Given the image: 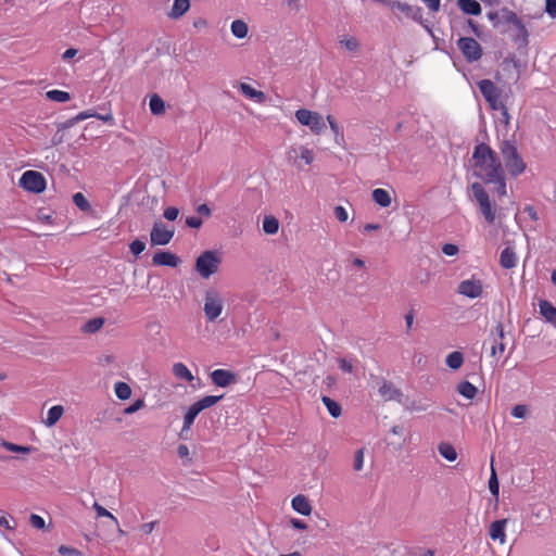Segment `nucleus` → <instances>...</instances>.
Here are the masks:
<instances>
[{"label": "nucleus", "mask_w": 556, "mask_h": 556, "mask_svg": "<svg viewBox=\"0 0 556 556\" xmlns=\"http://www.w3.org/2000/svg\"><path fill=\"white\" fill-rule=\"evenodd\" d=\"M73 202L79 210L84 212H89L91 210L89 201L81 192H77L73 195Z\"/></svg>", "instance_id": "obj_42"}, {"label": "nucleus", "mask_w": 556, "mask_h": 556, "mask_svg": "<svg viewBox=\"0 0 556 556\" xmlns=\"http://www.w3.org/2000/svg\"><path fill=\"white\" fill-rule=\"evenodd\" d=\"M498 149L505 167L513 177H517L526 170L527 165L518 152L517 146L514 141L505 139L501 141Z\"/></svg>", "instance_id": "obj_2"}, {"label": "nucleus", "mask_w": 556, "mask_h": 556, "mask_svg": "<svg viewBox=\"0 0 556 556\" xmlns=\"http://www.w3.org/2000/svg\"><path fill=\"white\" fill-rule=\"evenodd\" d=\"M211 379L217 387L225 388L236 382V375L225 369H216L211 372Z\"/></svg>", "instance_id": "obj_14"}, {"label": "nucleus", "mask_w": 556, "mask_h": 556, "mask_svg": "<svg viewBox=\"0 0 556 556\" xmlns=\"http://www.w3.org/2000/svg\"><path fill=\"white\" fill-rule=\"evenodd\" d=\"M291 504L292 508L301 515L308 516L312 511V506L304 495H296Z\"/></svg>", "instance_id": "obj_20"}, {"label": "nucleus", "mask_w": 556, "mask_h": 556, "mask_svg": "<svg viewBox=\"0 0 556 556\" xmlns=\"http://www.w3.org/2000/svg\"><path fill=\"white\" fill-rule=\"evenodd\" d=\"M438 450H439L440 455L442 457H444L446 460H448V462L456 460L457 452L452 444H450L447 442H442L439 444Z\"/></svg>", "instance_id": "obj_30"}, {"label": "nucleus", "mask_w": 556, "mask_h": 556, "mask_svg": "<svg viewBox=\"0 0 556 556\" xmlns=\"http://www.w3.org/2000/svg\"><path fill=\"white\" fill-rule=\"evenodd\" d=\"M29 522L34 528L39 529V530H41L46 527L43 518L36 514L30 515Z\"/></svg>", "instance_id": "obj_50"}, {"label": "nucleus", "mask_w": 556, "mask_h": 556, "mask_svg": "<svg viewBox=\"0 0 556 556\" xmlns=\"http://www.w3.org/2000/svg\"><path fill=\"white\" fill-rule=\"evenodd\" d=\"M327 122L329 123V126H330L331 130L334 132L336 137H339V136L342 137L341 129L331 115L327 116Z\"/></svg>", "instance_id": "obj_62"}, {"label": "nucleus", "mask_w": 556, "mask_h": 556, "mask_svg": "<svg viewBox=\"0 0 556 556\" xmlns=\"http://www.w3.org/2000/svg\"><path fill=\"white\" fill-rule=\"evenodd\" d=\"M238 89L241 91V93L251 100H254L258 103H264L266 101V94L263 91L254 89L251 85L247 83H239Z\"/></svg>", "instance_id": "obj_17"}, {"label": "nucleus", "mask_w": 556, "mask_h": 556, "mask_svg": "<svg viewBox=\"0 0 556 556\" xmlns=\"http://www.w3.org/2000/svg\"><path fill=\"white\" fill-rule=\"evenodd\" d=\"M479 89L491 109L498 110L504 104L501 101V91L495 84L489 79H483L479 83Z\"/></svg>", "instance_id": "obj_8"}, {"label": "nucleus", "mask_w": 556, "mask_h": 556, "mask_svg": "<svg viewBox=\"0 0 556 556\" xmlns=\"http://www.w3.org/2000/svg\"><path fill=\"white\" fill-rule=\"evenodd\" d=\"M340 42L350 51H356L359 47L358 41L353 37L344 38Z\"/></svg>", "instance_id": "obj_52"}, {"label": "nucleus", "mask_w": 556, "mask_h": 556, "mask_svg": "<svg viewBox=\"0 0 556 556\" xmlns=\"http://www.w3.org/2000/svg\"><path fill=\"white\" fill-rule=\"evenodd\" d=\"M491 334L494 336L493 344L491 346V356L494 357L497 353L503 354L505 351V343L503 341L505 338V332L503 324L498 323Z\"/></svg>", "instance_id": "obj_12"}, {"label": "nucleus", "mask_w": 556, "mask_h": 556, "mask_svg": "<svg viewBox=\"0 0 556 556\" xmlns=\"http://www.w3.org/2000/svg\"><path fill=\"white\" fill-rule=\"evenodd\" d=\"M230 31L236 38L243 39L248 36L249 27L244 21L235 20L230 25Z\"/></svg>", "instance_id": "obj_25"}, {"label": "nucleus", "mask_w": 556, "mask_h": 556, "mask_svg": "<svg viewBox=\"0 0 556 556\" xmlns=\"http://www.w3.org/2000/svg\"><path fill=\"white\" fill-rule=\"evenodd\" d=\"M149 108L153 115H162L165 113V102L159 94H153L150 98Z\"/></svg>", "instance_id": "obj_28"}, {"label": "nucleus", "mask_w": 556, "mask_h": 556, "mask_svg": "<svg viewBox=\"0 0 556 556\" xmlns=\"http://www.w3.org/2000/svg\"><path fill=\"white\" fill-rule=\"evenodd\" d=\"M334 216L336 218L341 222V223H344L348 220L349 218V214H348V211L345 210V207L341 206V205H338L334 207Z\"/></svg>", "instance_id": "obj_51"}, {"label": "nucleus", "mask_w": 556, "mask_h": 556, "mask_svg": "<svg viewBox=\"0 0 556 556\" xmlns=\"http://www.w3.org/2000/svg\"><path fill=\"white\" fill-rule=\"evenodd\" d=\"M486 184L495 185V191L498 198L505 197L507 194L505 173L501 174L498 178H495L492 181H488Z\"/></svg>", "instance_id": "obj_39"}, {"label": "nucleus", "mask_w": 556, "mask_h": 556, "mask_svg": "<svg viewBox=\"0 0 556 556\" xmlns=\"http://www.w3.org/2000/svg\"><path fill=\"white\" fill-rule=\"evenodd\" d=\"M152 262L157 266L176 267L179 264V258L167 251H159L153 255Z\"/></svg>", "instance_id": "obj_16"}, {"label": "nucleus", "mask_w": 556, "mask_h": 556, "mask_svg": "<svg viewBox=\"0 0 556 556\" xmlns=\"http://www.w3.org/2000/svg\"><path fill=\"white\" fill-rule=\"evenodd\" d=\"M489 490L491 494L495 497L497 501L498 498V492H500V483L497 480L496 471L493 467V460L491 462V476L489 479Z\"/></svg>", "instance_id": "obj_37"}, {"label": "nucleus", "mask_w": 556, "mask_h": 556, "mask_svg": "<svg viewBox=\"0 0 556 556\" xmlns=\"http://www.w3.org/2000/svg\"><path fill=\"white\" fill-rule=\"evenodd\" d=\"M143 405H144L143 400L139 399L134 404H131L128 407H126L124 409V414L131 415V414L136 413L137 410H139L140 408H142Z\"/></svg>", "instance_id": "obj_54"}, {"label": "nucleus", "mask_w": 556, "mask_h": 556, "mask_svg": "<svg viewBox=\"0 0 556 556\" xmlns=\"http://www.w3.org/2000/svg\"><path fill=\"white\" fill-rule=\"evenodd\" d=\"M201 412L202 410L198 407V405L195 403L190 406V408L188 409V412L186 413V415L184 417V427H182V430L180 433L181 437L184 435L185 431L190 429L194 419Z\"/></svg>", "instance_id": "obj_24"}, {"label": "nucleus", "mask_w": 556, "mask_h": 556, "mask_svg": "<svg viewBox=\"0 0 556 556\" xmlns=\"http://www.w3.org/2000/svg\"><path fill=\"white\" fill-rule=\"evenodd\" d=\"M46 97L55 102H67L71 99L70 93L62 90H50L46 93Z\"/></svg>", "instance_id": "obj_41"}, {"label": "nucleus", "mask_w": 556, "mask_h": 556, "mask_svg": "<svg viewBox=\"0 0 556 556\" xmlns=\"http://www.w3.org/2000/svg\"><path fill=\"white\" fill-rule=\"evenodd\" d=\"M458 247L453 243H446L442 247V252L447 256H454L458 253Z\"/></svg>", "instance_id": "obj_55"}, {"label": "nucleus", "mask_w": 556, "mask_h": 556, "mask_svg": "<svg viewBox=\"0 0 556 556\" xmlns=\"http://www.w3.org/2000/svg\"><path fill=\"white\" fill-rule=\"evenodd\" d=\"M431 274L427 269H418L414 274V278L420 285H427L430 280Z\"/></svg>", "instance_id": "obj_45"}, {"label": "nucleus", "mask_w": 556, "mask_h": 556, "mask_svg": "<svg viewBox=\"0 0 556 556\" xmlns=\"http://www.w3.org/2000/svg\"><path fill=\"white\" fill-rule=\"evenodd\" d=\"M497 111L501 112V116H500V122L503 123L505 126H508L509 125V122H510V115L508 113V110L505 105H503L502 108H500Z\"/></svg>", "instance_id": "obj_58"}, {"label": "nucleus", "mask_w": 556, "mask_h": 556, "mask_svg": "<svg viewBox=\"0 0 556 556\" xmlns=\"http://www.w3.org/2000/svg\"><path fill=\"white\" fill-rule=\"evenodd\" d=\"M92 508L96 510L98 517H106L112 519L116 525H118L117 519L104 507H102L97 502L93 503Z\"/></svg>", "instance_id": "obj_44"}, {"label": "nucleus", "mask_w": 556, "mask_h": 556, "mask_svg": "<svg viewBox=\"0 0 556 556\" xmlns=\"http://www.w3.org/2000/svg\"><path fill=\"white\" fill-rule=\"evenodd\" d=\"M223 399V395H206L204 397H202L201 400H199L198 402H195V404L198 405V407L203 410L205 408H208L213 405H215L216 403H218L220 400Z\"/></svg>", "instance_id": "obj_40"}, {"label": "nucleus", "mask_w": 556, "mask_h": 556, "mask_svg": "<svg viewBox=\"0 0 556 556\" xmlns=\"http://www.w3.org/2000/svg\"><path fill=\"white\" fill-rule=\"evenodd\" d=\"M457 47L469 62L477 61L482 55V49L479 42L470 37H462L457 41Z\"/></svg>", "instance_id": "obj_9"}, {"label": "nucleus", "mask_w": 556, "mask_h": 556, "mask_svg": "<svg viewBox=\"0 0 556 556\" xmlns=\"http://www.w3.org/2000/svg\"><path fill=\"white\" fill-rule=\"evenodd\" d=\"M364 448H358L354 454V462H353V468L355 471L363 470L364 467Z\"/></svg>", "instance_id": "obj_43"}, {"label": "nucleus", "mask_w": 556, "mask_h": 556, "mask_svg": "<svg viewBox=\"0 0 556 556\" xmlns=\"http://www.w3.org/2000/svg\"><path fill=\"white\" fill-rule=\"evenodd\" d=\"M222 257L216 251H205L200 254L195 261V270L199 275L208 279L212 275L218 271Z\"/></svg>", "instance_id": "obj_4"}, {"label": "nucleus", "mask_w": 556, "mask_h": 556, "mask_svg": "<svg viewBox=\"0 0 556 556\" xmlns=\"http://www.w3.org/2000/svg\"><path fill=\"white\" fill-rule=\"evenodd\" d=\"M175 233L174 228H167L162 222H155L150 232L152 245H166L170 242Z\"/></svg>", "instance_id": "obj_10"}, {"label": "nucleus", "mask_w": 556, "mask_h": 556, "mask_svg": "<svg viewBox=\"0 0 556 556\" xmlns=\"http://www.w3.org/2000/svg\"><path fill=\"white\" fill-rule=\"evenodd\" d=\"M457 7L469 15H479L482 11L480 3L476 0H457Z\"/></svg>", "instance_id": "obj_21"}, {"label": "nucleus", "mask_w": 556, "mask_h": 556, "mask_svg": "<svg viewBox=\"0 0 556 556\" xmlns=\"http://www.w3.org/2000/svg\"><path fill=\"white\" fill-rule=\"evenodd\" d=\"M528 406L523 404H518L511 408V416L515 418H526L528 415Z\"/></svg>", "instance_id": "obj_47"}, {"label": "nucleus", "mask_w": 556, "mask_h": 556, "mask_svg": "<svg viewBox=\"0 0 556 556\" xmlns=\"http://www.w3.org/2000/svg\"><path fill=\"white\" fill-rule=\"evenodd\" d=\"M391 432L394 435L400 438V440L396 442V445L399 447H401L404 444V439H403L404 428L402 426H394V427H392Z\"/></svg>", "instance_id": "obj_57"}, {"label": "nucleus", "mask_w": 556, "mask_h": 556, "mask_svg": "<svg viewBox=\"0 0 556 556\" xmlns=\"http://www.w3.org/2000/svg\"><path fill=\"white\" fill-rule=\"evenodd\" d=\"M507 519L495 520L490 525L489 535L491 540L498 542L500 544H504L506 542L505 528L507 525Z\"/></svg>", "instance_id": "obj_13"}, {"label": "nucleus", "mask_w": 556, "mask_h": 556, "mask_svg": "<svg viewBox=\"0 0 556 556\" xmlns=\"http://www.w3.org/2000/svg\"><path fill=\"white\" fill-rule=\"evenodd\" d=\"M299 154L301 160L304 161L305 164H311L314 161V152L311 149H307L305 147L299 148Z\"/></svg>", "instance_id": "obj_46"}, {"label": "nucleus", "mask_w": 556, "mask_h": 556, "mask_svg": "<svg viewBox=\"0 0 556 556\" xmlns=\"http://www.w3.org/2000/svg\"><path fill=\"white\" fill-rule=\"evenodd\" d=\"M540 313L544 316V318L556 325V307H554L548 301L542 300L540 301Z\"/></svg>", "instance_id": "obj_23"}, {"label": "nucleus", "mask_w": 556, "mask_h": 556, "mask_svg": "<svg viewBox=\"0 0 556 556\" xmlns=\"http://www.w3.org/2000/svg\"><path fill=\"white\" fill-rule=\"evenodd\" d=\"M295 117L300 124L309 127V129L317 135L326 129L325 121L317 112L300 109L295 112Z\"/></svg>", "instance_id": "obj_6"}, {"label": "nucleus", "mask_w": 556, "mask_h": 556, "mask_svg": "<svg viewBox=\"0 0 556 556\" xmlns=\"http://www.w3.org/2000/svg\"><path fill=\"white\" fill-rule=\"evenodd\" d=\"M446 365L451 369H458L464 363V356L460 352L454 351L446 356Z\"/></svg>", "instance_id": "obj_32"}, {"label": "nucleus", "mask_w": 556, "mask_h": 556, "mask_svg": "<svg viewBox=\"0 0 556 556\" xmlns=\"http://www.w3.org/2000/svg\"><path fill=\"white\" fill-rule=\"evenodd\" d=\"M457 391L466 399L468 400H472L477 393V388L468 382V381H463L458 384L457 387Z\"/></svg>", "instance_id": "obj_34"}, {"label": "nucleus", "mask_w": 556, "mask_h": 556, "mask_svg": "<svg viewBox=\"0 0 556 556\" xmlns=\"http://www.w3.org/2000/svg\"><path fill=\"white\" fill-rule=\"evenodd\" d=\"M470 189L473 199L479 205L480 213L489 224H493L496 219V207L491 201L489 193L480 182H473Z\"/></svg>", "instance_id": "obj_3"}, {"label": "nucleus", "mask_w": 556, "mask_h": 556, "mask_svg": "<svg viewBox=\"0 0 556 556\" xmlns=\"http://www.w3.org/2000/svg\"><path fill=\"white\" fill-rule=\"evenodd\" d=\"M224 309V298L215 289H208L204 294V315L207 321H215L223 313Z\"/></svg>", "instance_id": "obj_5"}, {"label": "nucleus", "mask_w": 556, "mask_h": 556, "mask_svg": "<svg viewBox=\"0 0 556 556\" xmlns=\"http://www.w3.org/2000/svg\"><path fill=\"white\" fill-rule=\"evenodd\" d=\"M20 185L27 191L40 193L46 189V178L39 172L27 170L20 178Z\"/></svg>", "instance_id": "obj_7"}, {"label": "nucleus", "mask_w": 556, "mask_h": 556, "mask_svg": "<svg viewBox=\"0 0 556 556\" xmlns=\"http://www.w3.org/2000/svg\"><path fill=\"white\" fill-rule=\"evenodd\" d=\"M384 401H400L401 392L391 382L383 381L378 390Z\"/></svg>", "instance_id": "obj_18"}, {"label": "nucleus", "mask_w": 556, "mask_h": 556, "mask_svg": "<svg viewBox=\"0 0 556 556\" xmlns=\"http://www.w3.org/2000/svg\"><path fill=\"white\" fill-rule=\"evenodd\" d=\"M103 325H104V318H102V317L92 318V319L88 320L87 323H85L81 330L86 333H94L98 330H100Z\"/></svg>", "instance_id": "obj_36"}, {"label": "nucleus", "mask_w": 556, "mask_h": 556, "mask_svg": "<svg viewBox=\"0 0 556 556\" xmlns=\"http://www.w3.org/2000/svg\"><path fill=\"white\" fill-rule=\"evenodd\" d=\"M287 160L292 163V164H296V160L298 157L300 156L299 154V148H295V147H291L288 149L287 153Z\"/></svg>", "instance_id": "obj_56"}, {"label": "nucleus", "mask_w": 556, "mask_h": 556, "mask_svg": "<svg viewBox=\"0 0 556 556\" xmlns=\"http://www.w3.org/2000/svg\"><path fill=\"white\" fill-rule=\"evenodd\" d=\"M279 230V220L273 216L267 215L263 219V231L267 235H276Z\"/></svg>", "instance_id": "obj_29"}, {"label": "nucleus", "mask_w": 556, "mask_h": 556, "mask_svg": "<svg viewBox=\"0 0 556 556\" xmlns=\"http://www.w3.org/2000/svg\"><path fill=\"white\" fill-rule=\"evenodd\" d=\"M472 160L473 175L484 182L492 181L505 173L496 153L485 143L476 146Z\"/></svg>", "instance_id": "obj_1"}, {"label": "nucleus", "mask_w": 556, "mask_h": 556, "mask_svg": "<svg viewBox=\"0 0 556 556\" xmlns=\"http://www.w3.org/2000/svg\"><path fill=\"white\" fill-rule=\"evenodd\" d=\"M173 374L177 378L186 380V381L193 380V375L182 363H176L173 365Z\"/></svg>", "instance_id": "obj_31"}, {"label": "nucleus", "mask_w": 556, "mask_h": 556, "mask_svg": "<svg viewBox=\"0 0 556 556\" xmlns=\"http://www.w3.org/2000/svg\"><path fill=\"white\" fill-rule=\"evenodd\" d=\"M321 400H323V403L325 404V406L327 407L329 414L333 418H338L341 416L342 409L338 402L333 401L332 399H330L328 396H323Z\"/></svg>", "instance_id": "obj_33"}, {"label": "nucleus", "mask_w": 556, "mask_h": 556, "mask_svg": "<svg viewBox=\"0 0 556 556\" xmlns=\"http://www.w3.org/2000/svg\"><path fill=\"white\" fill-rule=\"evenodd\" d=\"M202 219L200 217L190 216L186 219V224L191 228H200L202 226Z\"/></svg>", "instance_id": "obj_63"}, {"label": "nucleus", "mask_w": 556, "mask_h": 556, "mask_svg": "<svg viewBox=\"0 0 556 556\" xmlns=\"http://www.w3.org/2000/svg\"><path fill=\"white\" fill-rule=\"evenodd\" d=\"M517 255L513 248H505L500 256V264L503 268L510 269L517 265Z\"/></svg>", "instance_id": "obj_19"}, {"label": "nucleus", "mask_w": 556, "mask_h": 556, "mask_svg": "<svg viewBox=\"0 0 556 556\" xmlns=\"http://www.w3.org/2000/svg\"><path fill=\"white\" fill-rule=\"evenodd\" d=\"M129 248H130V251H131L132 254L139 255L141 252L144 251L146 242H143L142 240L137 239V240H134L130 243Z\"/></svg>", "instance_id": "obj_49"}, {"label": "nucleus", "mask_w": 556, "mask_h": 556, "mask_svg": "<svg viewBox=\"0 0 556 556\" xmlns=\"http://www.w3.org/2000/svg\"><path fill=\"white\" fill-rule=\"evenodd\" d=\"M59 553L61 555H66V556H80V553L73 548V547H68V546H65V545H61L59 547Z\"/></svg>", "instance_id": "obj_59"}, {"label": "nucleus", "mask_w": 556, "mask_h": 556, "mask_svg": "<svg viewBox=\"0 0 556 556\" xmlns=\"http://www.w3.org/2000/svg\"><path fill=\"white\" fill-rule=\"evenodd\" d=\"M190 8L189 0H174L173 7L168 16L173 20L180 18Z\"/></svg>", "instance_id": "obj_22"}, {"label": "nucleus", "mask_w": 556, "mask_h": 556, "mask_svg": "<svg viewBox=\"0 0 556 556\" xmlns=\"http://www.w3.org/2000/svg\"><path fill=\"white\" fill-rule=\"evenodd\" d=\"M338 363H339V367L341 370L349 372V374L354 372V365L351 361H349L346 358H339Z\"/></svg>", "instance_id": "obj_53"}, {"label": "nucleus", "mask_w": 556, "mask_h": 556, "mask_svg": "<svg viewBox=\"0 0 556 556\" xmlns=\"http://www.w3.org/2000/svg\"><path fill=\"white\" fill-rule=\"evenodd\" d=\"M372 200L382 207H388L391 204L390 193L380 188L372 191Z\"/></svg>", "instance_id": "obj_26"}, {"label": "nucleus", "mask_w": 556, "mask_h": 556, "mask_svg": "<svg viewBox=\"0 0 556 556\" xmlns=\"http://www.w3.org/2000/svg\"><path fill=\"white\" fill-rule=\"evenodd\" d=\"M392 9H396L402 12L406 17H409L416 22H420L422 18L421 9L409 5L407 3L400 2L397 0L392 1Z\"/></svg>", "instance_id": "obj_15"}, {"label": "nucleus", "mask_w": 556, "mask_h": 556, "mask_svg": "<svg viewBox=\"0 0 556 556\" xmlns=\"http://www.w3.org/2000/svg\"><path fill=\"white\" fill-rule=\"evenodd\" d=\"M64 413V408L61 405L52 406L48 410L47 419L45 420L46 426L52 427L54 426L59 419L62 417Z\"/></svg>", "instance_id": "obj_27"}, {"label": "nucleus", "mask_w": 556, "mask_h": 556, "mask_svg": "<svg viewBox=\"0 0 556 556\" xmlns=\"http://www.w3.org/2000/svg\"><path fill=\"white\" fill-rule=\"evenodd\" d=\"M0 445L12 453L29 454L34 450L31 446L17 445L4 440L1 441Z\"/></svg>", "instance_id": "obj_38"}, {"label": "nucleus", "mask_w": 556, "mask_h": 556, "mask_svg": "<svg viewBox=\"0 0 556 556\" xmlns=\"http://www.w3.org/2000/svg\"><path fill=\"white\" fill-rule=\"evenodd\" d=\"M114 392L119 400H128L131 396V388L126 382H116L114 384Z\"/></svg>", "instance_id": "obj_35"}, {"label": "nucleus", "mask_w": 556, "mask_h": 556, "mask_svg": "<svg viewBox=\"0 0 556 556\" xmlns=\"http://www.w3.org/2000/svg\"><path fill=\"white\" fill-rule=\"evenodd\" d=\"M545 11L551 17L556 18V0H546Z\"/></svg>", "instance_id": "obj_61"}, {"label": "nucleus", "mask_w": 556, "mask_h": 556, "mask_svg": "<svg viewBox=\"0 0 556 556\" xmlns=\"http://www.w3.org/2000/svg\"><path fill=\"white\" fill-rule=\"evenodd\" d=\"M535 519L545 522L549 518V513L544 507H535L532 511Z\"/></svg>", "instance_id": "obj_48"}, {"label": "nucleus", "mask_w": 556, "mask_h": 556, "mask_svg": "<svg viewBox=\"0 0 556 556\" xmlns=\"http://www.w3.org/2000/svg\"><path fill=\"white\" fill-rule=\"evenodd\" d=\"M178 214H179V211L178 208L174 207V206H170V207H167L165 211H164V217L167 219V220H175L177 217H178Z\"/></svg>", "instance_id": "obj_60"}, {"label": "nucleus", "mask_w": 556, "mask_h": 556, "mask_svg": "<svg viewBox=\"0 0 556 556\" xmlns=\"http://www.w3.org/2000/svg\"><path fill=\"white\" fill-rule=\"evenodd\" d=\"M177 454L180 458H188V460L191 462V459L189 458L190 452H189V448L187 445H185V444L178 445Z\"/></svg>", "instance_id": "obj_64"}, {"label": "nucleus", "mask_w": 556, "mask_h": 556, "mask_svg": "<svg viewBox=\"0 0 556 556\" xmlns=\"http://www.w3.org/2000/svg\"><path fill=\"white\" fill-rule=\"evenodd\" d=\"M482 281L476 278H470L459 282L457 292L469 299H477L482 294Z\"/></svg>", "instance_id": "obj_11"}]
</instances>
